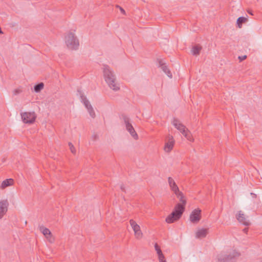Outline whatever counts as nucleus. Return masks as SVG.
<instances>
[{"instance_id": "27", "label": "nucleus", "mask_w": 262, "mask_h": 262, "mask_svg": "<svg viewBox=\"0 0 262 262\" xmlns=\"http://www.w3.org/2000/svg\"><path fill=\"white\" fill-rule=\"evenodd\" d=\"M69 146L70 149L71 150V151L73 154H75L76 153V149H75L74 145L72 144V143H71V142H69Z\"/></svg>"}, {"instance_id": "13", "label": "nucleus", "mask_w": 262, "mask_h": 262, "mask_svg": "<svg viewBox=\"0 0 262 262\" xmlns=\"http://www.w3.org/2000/svg\"><path fill=\"white\" fill-rule=\"evenodd\" d=\"M168 181L171 189L174 192V193L179 191L178 186L172 178L168 177Z\"/></svg>"}, {"instance_id": "18", "label": "nucleus", "mask_w": 262, "mask_h": 262, "mask_svg": "<svg viewBox=\"0 0 262 262\" xmlns=\"http://www.w3.org/2000/svg\"><path fill=\"white\" fill-rule=\"evenodd\" d=\"M201 50L202 47L201 46L195 45L192 47L191 52L193 55L197 56L200 54Z\"/></svg>"}, {"instance_id": "30", "label": "nucleus", "mask_w": 262, "mask_h": 262, "mask_svg": "<svg viewBox=\"0 0 262 262\" xmlns=\"http://www.w3.org/2000/svg\"><path fill=\"white\" fill-rule=\"evenodd\" d=\"M246 58H247V56L246 55H244V56H239L238 57V59H239V60L241 61L246 59Z\"/></svg>"}, {"instance_id": "37", "label": "nucleus", "mask_w": 262, "mask_h": 262, "mask_svg": "<svg viewBox=\"0 0 262 262\" xmlns=\"http://www.w3.org/2000/svg\"><path fill=\"white\" fill-rule=\"evenodd\" d=\"M248 13H249V14H250L251 15H253V14H252V12L251 11L249 10V11H248Z\"/></svg>"}, {"instance_id": "21", "label": "nucleus", "mask_w": 262, "mask_h": 262, "mask_svg": "<svg viewBox=\"0 0 262 262\" xmlns=\"http://www.w3.org/2000/svg\"><path fill=\"white\" fill-rule=\"evenodd\" d=\"M129 223L130 224V226H132L134 232H136V231H139V230L140 229V227L139 226V225H138L136 222L133 220H130L129 221Z\"/></svg>"}, {"instance_id": "35", "label": "nucleus", "mask_w": 262, "mask_h": 262, "mask_svg": "<svg viewBox=\"0 0 262 262\" xmlns=\"http://www.w3.org/2000/svg\"><path fill=\"white\" fill-rule=\"evenodd\" d=\"M248 231V228H245V229H243V232L245 233H247Z\"/></svg>"}, {"instance_id": "5", "label": "nucleus", "mask_w": 262, "mask_h": 262, "mask_svg": "<svg viewBox=\"0 0 262 262\" xmlns=\"http://www.w3.org/2000/svg\"><path fill=\"white\" fill-rule=\"evenodd\" d=\"M20 115L22 120L25 123L32 124L36 118V115L34 112H24Z\"/></svg>"}, {"instance_id": "31", "label": "nucleus", "mask_w": 262, "mask_h": 262, "mask_svg": "<svg viewBox=\"0 0 262 262\" xmlns=\"http://www.w3.org/2000/svg\"><path fill=\"white\" fill-rule=\"evenodd\" d=\"M21 92V91L19 89H16L14 91V94L17 95Z\"/></svg>"}, {"instance_id": "29", "label": "nucleus", "mask_w": 262, "mask_h": 262, "mask_svg": "<svg viewBox=\"0 0 262 262\" xmlns=\"http://www.w3.org/2000/svg\"><path fill=\"white\" fill-rule=\"evenodd\" d=\"M159 260L160 262H166V260L163 254L158 255Z\"/></svg>"}, {"instance_id": "3", "label": "nucleus", "mask_w": 262, "mask_h": 262, "mask_svg": "<svg viewBox=\"0 0 262 262\" xmlns=\"http://www.w3.org/2000/svg\"><path fill=\"white\" fill-rule=\"evenodd\" d=\"M172 123L173 125L178 130H179L188 140L190 141H193V139L192 137L190 132L186 127L184 125L180 122L178 119L174 118Z\"/></svg>"}, {"instance_id": "7", "label": "nucleus", "mask_w": 262, "mask_h": 262, "mask_svg": "<svg viewBox=\"0 0 262 262\" xmlns=\"http://www.w3.org/2000/svg\"><path fill=\"white\" fill-rule=\"evenodd\" d=\"M201 219V210L198 208L192 211L190 215V221L193 224L198 223Z\"/></svg>"}, {"instance_id": "11", "label": "nucleus", "mask_w": 262, "mask_h": 262, "mask_svg": "<svg viewBox=\"0 0 262 262\" xmlns=\"http://www.w3.org/2000/svg\"><path fill=\"white\" fill-rule=\"evenodd\" d=\"M159 63V67L161 68L162 71L170 78H171L172 75L170 71L168 68L167 66L164 63L161 59H158Z\"/></svg>"}, {"instance_id": "12", "label": "nucleus", "mask_w": 262, "mask_h": 262, "mask_svg": "<svg viewBox=\"0 0 262 262\" xmlns=\"http://www.w3.org/2000/svg\"><path fill=\"white\" fill-rule=\"evenodd\" d=\"M237 220L240 222L242 223L243 225L245 226H249L250 225V222L245 217L244 213L242 212L241 211H239L238 214L236 216Z\"/></svg>"}, {"instance_id": "16", "label": "nucleus", "mask_w": 262, "mask_h": 262, "mask_svg": "<svg viewBox=\"0 0 262 262\" xmlns=\"http://www.w3.org/2000/svg\"><path fill=\"white\" fill-rule=\"evenodd\" d=\"M177 197L179 199L181 203H178L177 204L181 205L184 208V211L185 210V206L186 204V201L184 199V196L182 192L179 191L178 192L175 193Z\"/></svg>"}, {"instance_id": "2", "label": "nucleus", "mask_w": 262, "mask_h": 262, "mask_svg": "<svg viewBox=\"0 0 262 262\" xmlns=\"http://www.w3.org/2000/svg\"><path fill=\"white\" fill-rule=\"evenodd\" d=\"M184 212V208L180 204H177L173 211L166 218V222L168 224L174 223L179 220Z\"/></svg>"}, {"instance_id": "4", "label": "nucleus", "mask_w": 262, "mask_h": 262, "mask_svg": "<svg viewBox=\"0 0 262 262\" xmlns=\"http://www.w3.org/2000/svg\"><path fill=\"white\" fill-rule=\"evenodd\" d=\"M65 41L68 48L71 50H77L78 48L79 40L73 33L69 32L68 34L65 37Z\"/></svg>"}, {"instance_id": "19", "label": "nucleus", "mask_w": 262, "mask_h": 262, "mask_svg": "<svg viewBox=\"0 0 262 262\" xmlns=\"http://www.w3.org/2000/svg\"><path fill=\"white\" fill-rule=\"evenodd\" d=\"M248 21V19L246 17L241 16L237 18L236 24L238 28H241L242 25L244 23H246Z\"/></svg>"}, {"instance_id": "20", "label": "nucleus", "mask_w": 262, "mask_h": 262, "mask_svg": "<svg viewBox=\"0 0 262 262\" xmlns=\"http://www.w3.org/2000/svg\"><path fill=\"white\" fill-rule=\"evenodd\" d=\"M126 130L130 133V135L134 139L137 140L138 139V136L133 126L132 128L128 127L126 128Z\"/></svg>"}, {"instance_id": "6", "label": "nucleus", "mask_w": 262, "mask_h": 262, "mask_svg": "<svg viewBox=\"0 0 262 262\" xmlns=\"http://www.w3.org/2000/svg\"><path fill=\"white\" fill-rule=\"evenodd\" d=\"M239 253L235 251L229 254H223L218 256V262H231V260L236 257L239 256Z\"/></svg>"}, {"instance_id": "28", "label": "nucleus", "mask_w": 262, "mask_h": 262, "mask_svg": "<svg viewBox=\"0 0 262 262\" xmlns=\"http://www.w3.org/2000/svg\"><path fill=\"white\" fill-rule=\"evenodd\" d=\"M135 235L137 238H140L142 237V233L141 231V229L139 230V231L135 232Z\"/></svg>"}, {"instance_id": "10", "label": "nucleus", "mask_w": 262, "mask_h": 262, "mask_svg": "<svg viewBox=\"0 0 262 262\" xmlns=\"http://www.w3.org/2000/svg\"><path fill=\"white\" fill-rule=\"evenodd\" d=\"M40 231L46 236L50 243H53L54 241L52 237V235L50 230L43 226L40 227Z\"/></svg>"}, {"instance_id": "1", "label": "nucleus", "mask_w": 262, "mask_h": 262, "mask_svg": "<svg viewBox=\"0 0 262 262\" xmlns=\"http://www.w3.org/2000/svg\"><path fill=\"white\" fill-rule=\"evenodd\" d=\"M103 72L105 81L108 86L115 91L119 90L120 85L117 81L116 75L114 74L113 71L111 70L109 66L104 65Z\"/></svg>"}, {"instance_id": "36", "label": "nucleus", "mask_w": 262, "mask_h": 262, "mask_svg": "<svg viewBox=\"0 0 262 262\" xmlns=\"http://www.w3.org/2000/svg\"><path fill=\"white\" fill-rule=\"evenodd\" d=\"M120 11H121V12L122 13L125 14V11H124V10L123 8H121V7H120Z\"/></svg>"}, {"instance_id": "17", "label": "nucleus", "mask_w": 262, "mask_h": 262, "mask_svg": "<svg viewBox=\"0 0 262 262\" xmlns=\"http://www.w3.org/2000/svg\"><path fill=\"white\" fill-rule=\"evenodd\" d=\"M14 180L12 179H8L4 180L1 185V188L2 189H5V188L11 186L13 184Z\"/></svg>"}, {"instance_id": "34", "label": "nucleus", "mask_w": 262, "mask_h": 262, "mask_svg": "<svg viewBox=\"0 0 262 262\" xmlns=\"http://www.w3.org/2000/svg\"><path fill=\"white\" fill-rule=\"evenodd\" d=\"M250 194L253 198H256L257 197L256 194L254 193L251 192Z\"/></svg>"}, {"instance_id": "9", "label": "nucleus", "mask_w": 262, "mask_h": 262, "mask_svg": "<svg viewBox=\"0 0 262 262\" xmlns=\"http://www.w3.org/2000/svg\"><path fill=\"white\" fill-rule=\"evenodd\" d=\"M174 142L173 136L169 135L166 138V142L164 146L165 151L167 152H170L173 147Z\"/></svg>"}, {"instance_id": "33", "label": "nucleus", "mask_w": 262, "mask_h": 262, "mask_svg": "<svg viewBox=\"0 0 262 262\" xmlns=\"http://www.w3.org/2000/svg\"><path fill=\"white\" fill-rule=\"evenodd\" d=\"M120 189L122 191L126 192L125 186H124V185L122 184L120 186Z\"/></svg>"}, {"instance_id": "22", "label": "nucleus", "mask_w": 262, "mask_h": 262, "mask_svg": "<svg viewBox=\"0 0 262 262\" xmlns=\"http://www.w3.org/2000/svg\"><path fill=\"white\" fill-rule=\"evenodd\" d=\"M44 84L42 82H40L37 84H35L34 86V90L36 93H39L41 90L43 89Z\"/></svg>"}, {"instance_id": "23", "label": "nucleus", "mask_w": 262, "mask_h": 262, "mask_svg": "<svg viewBox=\"0 0 262 262\" xmlns=\"http://www.w3.org/2000/svg\"><path fill=\"white\" fill-rule=\"evenodd\" d=\"M120 118L123 120L125 125L130 122V119L125 114H122Z\"/></svg>"}, {"instance_id": "14", "label": "nucleus", "mask_w": 262, "mask_h": 262, "mask_svg": "<svg viewBox=\"0 0 262 262\" xmlns=\"http://www.w3.org/2000/svg\"><path fill=\"white\" fill-rule=\"evenodd\" d=\"M78 92L79 93L81 102H82L86 108H89L92 105L90 104L89 101L86 99V97L84 95L82 92L80 90H78Z\"/></svg>"}, {"instance_id": "24", "label": "nucleus", "mask_w": 262, "mask_h": 262, "mask_svg": "<svg viewBox=\"0 0 262 262\" xmlns=\"http://www.w3.org/2000/svg\"><path fill=\"white\" fill-rule=\"evenodd\" d=\"M89 114H90V115L92 117V118H95V113L93 110V108L92 107V106H91V107H90L89 108H87Z\"/></svg>"}, {"instance_id": "26", "label": "nucleus", "mask_w": 262, "mask_h": 262, "mask_svg": "<svg viewBox=\"0 0 262 262\" xmlns=\"http://www.w3.org/2000/svg\"><path fill=\"white\" fill-rule=\"evenodd\" d=\"M155 250H156L157 253L158 255H161V254H163L161 250V248H160V246L158 245V244H157V243L155 244Z\"/></svg>"}, {"instance_id": "25", "label": "nucleus", "mask_w": 262, "mask_h": 262, "mask_svg": "<svg viewBox=\"0 0 262 262\" xmlns=\"http://www.w3.org/2000/svg\"><path fill=\"white\" fill-rule=\"evenodd\" d=\"M89 114H90V115L92 117V118H95V113L93 110V108L92 107V106H91V107H90L89 108H87Z\"/></svg>"}, {"instance_id": "8", "label": "nucleus", "mask_w": 262, "mask_h": 262, "mask_svg": "<svg viewBox=\"0 0 262 262\" xmlns=\"http://www.w3.org/2000/svg\"><path fill=\"white\" fill-rule=\"evenodd\" d=\"M9 205V203L7 199L0 201V219H2L8 211Z\"/></svg>"}, {"instance_id": "32", "label": "nucleus", "mask_w": 262, "mask_h": 262, "mask_svg": "<svg viewBox=\"0 0 262 262\" xmlns=\"http://www.w3.org/2000/svg\"><path fill=\"white\" fill-rule=\"evenodd\" d=\"M132 126L133 125H132V124L130 122H129L127 124H125L126 129L128 127L132 128Z\"/></svg>"}, {"instance_id": "15", "label": "nucleus", "mask_w": 262, "mask_h": 262, "mask_svg": "<svg viewBox=\"0 0 262 262\" xmlns=\"http://www.w3.org/2000/svg\"><path fill=\"white\" fill-rule=\"evenodd\" d=\"M208 233V229H201L199 230L196 233V237L198 238H203L206 236Z\"/></svg>"}]
</instances>
